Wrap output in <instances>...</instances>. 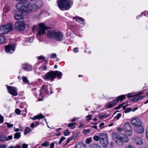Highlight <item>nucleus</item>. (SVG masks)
I'll return each instance as SVG.
<instances>
[{
  "instance_id": "obj_1",
  "label": "nucleus",
  "mask_w": 148,
  "mask_h": 148,
  "mask_svg": "<svg viewBox=\"0 0 148 148\" xmlns=\"http://www.w3.org/2000/svg\"><path fill=\"white\" fill-rule=\"evenodd\" d=\"M43 5V2L41 0H31L27 6L20 3L16 5V7L18 11L23 13L24 12H35L40 8Z\"/></svg>"
},
{
  "instance_id": "obj_2",
  "label": "nucleus",
  "mask_w": 148,
  "mask_h": 148,
  "mask_svg": "<svg viewBox=\"0 0 148 148\" xmlns=\"http://www.w3.org/2000/svg\"><path fill=\"white\" fill-rule=\"evenodd\" d=\"M57 2L59 8L62 10L69 9L72 4V0H58Z\"/></svg>"
},
{
  "instance_id": "obj_3",
  "label": "nucleus",
  "mask_w": 148,
  "mask_h": 148,
  "mask_svg": "<svg viewBox=\"0 0 148 148\" xmlns=\"http://www.w3.org/2000/svg\"><path fill=\"white\" fill-rule=\"evenodd\" d=\"M47 28L43 23L39 24V26L34 25L33 26L32 29L34 31L38 29V33L37 35V38L39 40L40 36L45 34V31Z\"/></svg>"
},
{
  "instance_id": "obj_4",
  "label": "nucleus",
  "mask_w": 148,
  "mask_h": 148,
  "mask_svg": "<svg viewBox=\"0 0 148 148\" xmlns=\"http://www.w3.org/2000/svg\"><path fill=\"white\" fill-rule=\"evenodd\" d=\"M108 135L105 133H102L100 135V145L103 147L106 148L108 144Z\"/></svg>"
},
{
  "instance_id": "obj_5",
  "label": "nucleus",
  "mask_w": 148,
  "mask_h": 148,
  "mask_svg": "<svg viewBox=\"0 0 148 148\" xmlns=\"http://www.w3.org/2000/svg\"><path fill=\"white\" fill-rule=\"evenodd\" d=\"M49 95V92L47 87L45 85H43L41 87L40 93L38 99L39 101H42L43 98Z\"/></svg>"
},
{
  "instance_id": "obj_6",
  "label": "nucleus",
  "mask_w": 148,
  "mask_h": 148,
  "mask_svg": "<svg viewBox=\"0 0 148 148\" xmlns=\"http://www.w3.org/2000/svg\"><path fill=\"white\" fill-rule=\"evenodd\" d=\"M12 25L8 23L5 25L0 26V34H6L11 31L12 29Z\"/></svg>"
},
{
  "instance_id": "obj_7",
  "label": "nucleus",
  "mask_w": 148,
  "mask_h": 148,
  "mask_svg": "<svg viewBox=\"0 0 148 148\" xmlns=\"http://www.w3.org/2000/svg\"><path fill=\"white\" fill-rule=\"evenodd\" d=\"M123 129L125 133L129 136H131L132 134V129L130 123L127 122L123 126Z\"/></svg>"
},
{
  "instance_id": "obj_8",
  "label": "nucleus",
  "mask_w": 148,
  "mask_h": 148,
  "mask_svg": "<svg viewBox=\"0 0 148 148\" xmlns=\"http://www.w3.org/2000/svg\"><path fill=\"white\" fill-rule=\"evenodd\" d=\"M54 74V71H50L44 75V78L46 81H52L54 80L55 78Z\"/></svg>"
},
{
  "instance_id": "obj_9",
  "label": "nucleus",
  "mask_w": 148,
  "mask_h": 148,
  "mask_svg": "<svg viewBox=\"0 0 148 148\" xmlns=\"http://www.w3.org/2000/svg\"><path fill=\"white\" fill-rule=\"evenodd\" d=\"M25 23L24 22L18 21L15 22L14 24L15 28L19 31H24L25 29Z\"/></svg>"
},
{
  "instance_id": "obj_10",
  "label": "nucleus",
  "mask_w": 148,
  "mask_h": 148,
  "mask_svg": "<svg viewBox=\"0 0 148 148\" xmlns=\"http://www.w3.org/2000/svg\"><path fill=\"white\" fill-rule=\"evenodd\" d=\"M15 46L14 45L9 44L5 46V51L7 53H12L15 50Z\"/></svg>"
},
{
  "instance_id": "obj_11",
  "label": "nucleus",
  "mask_w": 148,
  "mask_h": 148,
  "mask_svg": "<svg viewBox=\"0 0 148 148\" xmlns=\"http://www.w3.org/2000/svg\"><path fill=\"white\" fill-rule=\"evenodd\" d=\"M8 92L11 95L16 96L18 95V93L14 87L8 86Z\"/></svg>"
},
{
  "instance_id": "obj_12",
  "label": "nucleus",
  "mask_w": 148,
  "mask_h": 148,
  "mask_svg": "<svg viewBox=\"0 0 148 148\" xmlns=\"http://www.w3.org/2000/svg\"><path fill=\"white\" fill-rule=\"evenodd\" d=\"M131 122L132 125L136 126V127L139 126L142 124L140 120L136 118H132L131 120Z\"/></svg>"
},
{
  "instance_id": "obj_13",
  "label": "nucleus",
  "mask_w": 148,
  "mask_h": 148,
  "mask_svg": "<svg viewBox=\"0 0 148 148\" xmlns=\"http://www.w3.org/2000/svg\"><path fill=\"white\" fill-rule=\"evenodd\" d=\"M63 35L62 33L56 31L54 38L57 40L62 41L63 38Z\"/></svg>"
},
{
  "instance_id": "obj_14",
  "label": "nucleus",
  "mask_w": 148,
  "mask_h": 148,
  "mask_svg": "<svg viewBox=\"0 0 148 148\" xmlns=\"http://www.w3.org/2000/svg\"><path fill=\"white\" fill-rule=\"evenodd\" d=\"M125 95H122L118 97L116 99L112 100L111 102L113 105H114L117 103L119 100L122 101L123 100L125 99Z\"/></svg>"
},
{
  "instance_id": "obj_15",
  "label": "nucleus",
  "mask_w": 148,
  "mask_h": 148,
  "mask_svg": "<svg viewBox=\"0 0 148 148\" xmlns=\"http://www.w3.org/2000/svg\"><path fill=\"white\" fill-rule=\"evenodd\" d=\"M23 69L26 71H29L32 70V67L30 64H25L23 65Z\"/></svg>"
},
{
  "instance_id": "obj_16",
  "label": "nucleus",
  "mask_w": 148,
  "mask_h": 148,
  "mask_svg": "<svg viewBox=\"0 0 148 148\" xmlns=\"http://www.w3.org/2000/svg\"><path fill=\"white\" fill-rule=\"evenodd\" d=\"M119 140L123 143H127L128 142L129 139L126 135L123 134L122 136L119 137Z\"/></svg>"
},
{
  "instance_id": "obj_17",
  "label": "nucleus",
  "mask_w": 148,
  "mask_h": 148,
  "mask_svg": "<svg viewBox=\"0 0 148 148\" xmlns=\"http://www.w3.org/2000/svg\"><path fill=\"white\" fill-rule=\"evenodd\" d=\"M75 148H87L86 145L83 143L79 142L77 143L75 146Z\"/></svg>"
},
{
  "instance_id": "obj_18",
  "label": "nucleus",
  "mask_w": 148,
  "mask_h": 148,
  "mask_svg": "<svg viewBox=\"0 0 148 148\" xmlns=\"http://www.w3.org/2000/svg\"><path fill=\"white\" fill-rule=\"evenodd\" d=\"M134 142L137 145H141L143 143V141L142 139L138 137H135L134 138Z\"/></svg>"
},
{
  "instance_id": "obj_19",
  "label": "nucleus",
  "mask_w": 148,
  "mask_h": 148,
  "mask_svg": "<svg viewBox=\"0 0 148 148\" xmlns=\"http://www.w3.org/2000/svg\"><path fill=\"white\" fill-rule=\"evenodd\" d=\"M56 31V30H51L48 31L47 34L48 37L51 38H54Z\"/></svg>"
},
{
  "instance_id": "obj_20",
  "label": "nucleus",
  "mask_w": 148,
  "mask_h": 148,
  "mask_svg": "<svg viewBox=\"0 0 148 148\" xmlns=\"http://www.w3.org/2000/svg\"><path fill=\"white\" fill-rule=\"evenodd\" d=\"M135 130L137 133L140 134L143 133L144 130L143 127L141 125L136 127Z\"/></svg>"
},
{
  "instance_id": "obj_21",
  "label": "nucleus",
  "mask_w": 148,
  "mask_h": 148,
  "mask_svg": "<svg viewBox=\"0 0 148 148\" xmlns=\"http://www.w3.org/2000/svg\"><path fill=\"white\" fill-rule=\"evenodd\" d=\"M73 19H75L76 21L81 24H84V20L83 18L81 17L78 16H76L75 17H74Z\"/></svg>"
},
{
  "instance_id": "obj_22",
  "label": "nucleus",
  "mask_w": 148,
  "mask_h": 148,
  "mask_svg": "<svg viewBox=\"0 0 148 148\" xmlns=\"http://www.w3.org/2000/svg\"><path fill=\"white\" fill-rule=\"evenodd\" d=\"M47 69V66L46 64L41 65L39 68V70L40 73H43V71Z\"/></svg>"
},
{
  "instance_id": "obj_23",
  "label": "nucleus",
  "mask_w": 148,
  "mask_h": 148,
  "mask_svg": "<svg viewBox=\"0 0 148 148\" xmlns=\"http://www.w3.org/2000/svg\"><path fill=\"white\" fill-rule=\"evenodd\" d=\"M44 118V116L42 114H40L34 116L33 117L31 118V119L33 120H35L36 119H40Z\"/></svg>"
},
{
  "instance_id": "obj_24",
  "label": "nucleus",
  "mask_w": 148,
  "mask_h": 148,
  "mask_svg": "<svg viewBox=\"0 0 148 148\" xmlns=\"http://www.w3.org/2000/svg\"><path fill=\"white\" fill-rule=\"evenodd\" d=\"M6 42V39L5 36H0V45H2L5 44Z\"/></svg>"
},
{
  "instance_id": "obj_25",
  "label": "nucleus",
  "mask_w": 148,
  "mask_h": 148,
  "mask_svg": "<svg viewBox=\"0 0 148 148\" xmlns=\"http://www.w3.org/2000/svg\"><path fill=\"white\" fill-rule=\"evenodd\" d=\"M54 73L55 75V78H56V76H57V77L59 79H60L62 77V73L59 71H54Z\"/></svg>"
},
{
  "instance_id": "obj_26",
  "label": "nucleus",
  "mask_w": 148,
  "mask_h": 148,
  "mask_svg": "<svg viewBox=\"0 0 148 148\" xmlns=\"http://www.w3.org/2000/svg\"><path fill=\"white\" fill-rule=\"evenodd\" d=\"M23 16L21 14H19L17 13L15 14L14 15V18L16 20H19L23 18Z\"/></svg>"
},
{
  "instance_id": "obj_27",
  "label": "nucleus",
  "mask_w": 148,
  "mask_h": 148,
  "mask_svg": "<svg viewBox=\"0 0 148 148\" xmlns=\"http://www.w3.org/2000/svg\"><path fill=\"white\" fill-rule=\"evenodd\" d=\"M144 97L143 96H136L133 99V101L134 102H136L138 101L139 100L141 99Z\"/></svg>"
},
{
  "instance_id": "obj_28",
  "label": "nucleus",
  "mask_w": 148,
  "mask_h": 148,
  "mask_svg": "<svg viewBox=\"0 0 148 148\" xmlns=\"http://www.w3.org/2000/svg\"><path fill=\"white\" fill-rule=\"evenodd\" d=\"M11 8V7L10 5H6L3 8V12L5 13L9 11Z\"/></svg>"
},
{
  "instance_id": "obj_29",
  "label": "nucleus",
  "mask_w": 148,
  "mask_h": 148,
  "mask_svg": "<svg viewBox=\"0 0 148 148\" xmlns=\"http://www.w3.org/2000/svg\"><path fill=\"white\" fill-rule=\"evenodd\" d=\"M90 148H102V147L98 144L93 143L90 145Z\"/></svg>"
},
{
  "instance_id": "obj_30",
  "label": "nucleus",
  "mask_w": 148,
  "mask_h": 148,
  "mask_svg": "<svg viewBox=\"0 0 148 148\" xmlns=\"http://www.w3.org/2000/svg\"><path fill=\"white\" fill-rule=\"evenodd\" d=\"M76 124L75 123H70L68 125V127L71 128L72 129H74L75 128V125Z\"/></svg>"
},
{
  "instance_id": "obj_31",
  "label": "nucleus",
  "mask_w": 148,
  "mask_h": 148,
  "mask_svg": "<svg viewBox=\"0 0 148 148\" xmlns=\"http://www.w3.org/2000/svg\"><path fill=\"white\" fill-rule=\"evenodd\" d=\"M5 136L0 134V141L4 142L5 141Z\"/></svg>"
},
{
  "instance_id": "obj_32",
  "label": "nucleus",
  "mask_w": 148,
  "mask_h": 148,
  "mask_svg": "<svg viewBox=\"0 0 148 148\" xmlns=\"http://www.w3.org/2000/svg\"><path fill=\"white\" fill-rule=\"evenodd\" d=\"M21 133L20 132H17L14 134V138L15 139H18L21 137Z\"/></svg>"
},
{
  "instance_id": "obj_33",
  "label": "nucleus",
  "mask_w": 148,
  "mask_h": 148,
  "mask_svg": "<svg viewBox=\"0 0 148 148\" xmlns=\"http://www.w3.org/2000/svg\"><path fill=\"white\" fill-rule=\"evenodd\" d=\"M112 137L113 138H115L117 139L118 140H119V138L120 136H119L118 133L114 132L112 134Z\"/></svg>"
},
{
  "instance_id": "obj_34",
  "label": "nucleus",
  "mask_w": 148,
  "mask_h": 148,
  "mask_svg": "<svg viewBox=\"0 0 148 148\" xmlns=\"http://www.w3.org/2000/svg\"><path fill=\"white\" fill-rule=\"evenodd\" d=\"M23 81L26 84H28L29 81L26 77L23 76L22 77Z\"/></svg>"
},
{
  "instance_id": "obj_35",
  "label": "nucleus",
  "mask_w": 148,
  "mask_h": 148,
  "mask_svg": "<svg viewBox=\"0 0 148 148\" xmlns=\"http://www.w3.org/2000/svg\"><path fill=\"white\" fill-rule=\"evenodd\" d=\"M45 58L43 56H41L38 57V62H42L45 60Z\"/></svg>"
},
{
  "instance_id": "obj_36",
  "label": "nucleus",
  "mask_w": 148,
  "mask_h": 148,
  "mask_svg": "<svg viewBox=\"0 0 148 148\" xmlns=\"http://www.w3.org/2000/svg\"><path fill=\"white\" fill-rule=\"evenodd\" d=\"M49 142L45 141L43 143L41 144V145L44 147H47L49 146Z\"/></svg>"
},
{
  "instance_id": "obj_37",
  "label": "nucleus",
  "mask_w": 148,
  "mask_h": 148,
  "mask_svg": "<svg viewBox=\"0 0 148 148\" xmlns=\"http://www.w3.org/2000/svg\"><path fill=\"white\" fill-rule=\"evenodd\" d=\"M30 131L31 130L29 127H26L24 132L25 134H27L29 133Z\"/></svg>"
},
{
  "instance_id": "obj_38",
  "label": "nucleus",
  "mask_w": 148,
  "mask_h": 148,
  "mask_svg": "<svg viewBox=\"0 0 148 148\" xmlns=\"http://www.w3.org/2000/svg\"><path fill=\"white\" fill-rule=\"evenodd\" d=\"M144 13H145L144 15L145 16H147V17H148V11H145L144 12L141 13L140 15L139 16H137V18L138 19L139 18L138 17H139L143 15V14Z\"/></svg>"
},
{
  "instance_id": "obj_39",
  "label": "nucleus",
  "mask_w": 148,
  "mask_h": 148,
  "mask_svg": "<svg viewBox=\"0 0 148 148\" xmlns=\"http://www.w3.org/2000/svg\"><path fill=\"white\" fill-rule=\"evenodd\" d=\"M92 140V138L91 137L87 138L85 141V143L86 144H89L91 142Z\"/></svg>"
},
{
  "instance_id": "obj_40",
  "label": "nucleus",
  "mask_w": 148,
  "mask_h": 148,
  "mask_svg": "<svg viewBox=\"0 0 148 148\" xmlns=\"http://www.w3.org/2000/svg\"><path fill=\"white\" fill-rule=\"evenodd\" d=\"M93 138L96 141H98L99 140L100 141V137H99L95 135L93 137Z\"/></svg>"
},
{
  "instance_id": "obj_41",
  "label": "nucleus",
  "mask_w": 148,
  "mask_h": 148,
  "mask_svg": "<svg viewBox=\"0 0 148 148\" xmlns=\"http://www.w3.org/2000/svg\"><path fill=\"white\" fill-rule=\"evenodd\" d=\"M113 105V104L110 101L108 103V105L106 106V108H110L112 107Z\"/></svg>"
},
{
  "instance_id": "obj_42",
  "label": "nucleus",
  "mask_w": 148,
  "mask_h": 148,
  "mask_svg": "<svg viewBox=\"0 0 148 148\" xmlns=\"http://www.w3.org/2000/svg\"><path fill=\"white\" fill-rule=\"evenodd\" d=\"M5 141H9V140H11L12 139V135L8 136L7 137L5 136Z\"/></svg>"
},
{
  "instance_id": "obj_43",
  "label": "nucleus",
  "mask_w": 148,
  "mask_h": 148,
  "mask_svg": "<svg viewBox=\"0 0 148 148\" xmlns=\"http://www.w3.org/2000/svg\"><path fill=\"white\" fill-rule=\"evenodd\" d=\"M21 146L18 145H16L15 146H11L8 148H21Z\"/></svg>"
},
{
  "instance_id": "obj_44",
  "label": "nucleus",
  "mask_w": 148,
  "mask_h": 148,
  "mask_svg": "<svg viewBox=\"0 0 148 148\" xmlns=\"http://www.w3.org/2000/svg\"><path fill=\"white\" fill-rule=\"evenodd\" d=\"M64 134L65 136H67L69 135L70 133V132L67 130H65L64 131Z\"/></svg>"
},
{
  "instance_id": "obj_45",
  "label": "nucleus",
  "mask_w": 148,
  "mask_h": 148,
  "mask_svg": "<svg viewBox=\"0 0 148 148\" xmlns=\"http://www.w3.org/2000/svg\"><path fill=\"white\" fill-rule=\"evenodd\" d=\"M65 139V138L64 137H63V136H62V137L61 138H60V139L59 142H58V144L59 145H60L61 143H62V142Z\"/></svg>"
},
{
  "instance_id": "obj_46",
  "label": "nucleus",
  "mask_w": 148,
  "mask_h": 148,
  "mask_svg": "<svg viewBox=\"0 0 148 148\" xmlns=\"http://www.w3.org/2000/svg\"><path fill=\"white\" fill-rule=\"evenodd\" d=\"M33 40L34 39L32 37H31L29 38H27L26 39V40L28 41L29 42V43L32 42H33Z\"/></svg>"
},
{
  "instance_id": "obj_47",
  "label": "nucleus",
  "mask_w": 148,
  "mask_h": 148,
  "mask_svg": "<svg viewBox=\"0 0 148 148\" xmlns=\"http://www.w3.org/2000/svg\"><path fill=\"white\" fill-rule=\"evenodd\" d=\"M15 112L16 114L18 115L20 114L21 113V110L18 108H17L15 109Z\"/></svg>"
},
{
  "instance_id": "obj_48",
  "label": "nucleus",
  "mask_w": 148,
  "mask_h": 148,
  "mask_svg": "<svg viewBox=\"0 0 148 148\" xmlns=\"http://www.w3.org/2000/svg\"><path fill=\"white\" fill-rule=\"evenodd\" d=\"M5 124L7 125V127L8 128L12 127L13 126V124H10L8 123L5 122Z\"/></svg>"
},
{
  "instance_id": "obj_49",
  "label": "nucleus",
  "mask_w": 148,
  "mask_h": 148,
  "mask_svg": "<svg viewBox=\"0 0 148 148\" xmlns=\"http://www.w3.org/2000/svg\"><path fill=\"white\" fill-rule=\"evenodd\" d=\"M57 56L56 53H52L50 55V57L51 59H53L56 58Z\"/></svg>"
},
{
  "instance_id": "obj_50",
  "label": "nucleus",
  "mask_w": 148,
  "mask_h": 148,
  "mask_svg": "<svg viewBox=\"0 0 148 148\" xmlns=\"http://www.w3.org/2000/svg\"><path fill=\"white\" fill-rule=\"evenodd\" d=\"M91 130L89 129L85 130L84 131V133L85 134H89L90 133Z\"/></svg>"
},
{
  "instance_id": "obj_51",
  "label": "nucleus",
  "mask_w": 148,
  "mask_h": 148,
  "mask_svg": "<svg viewBox=\"0 0 148 148\" xmlns=\"http://www.w3.org/2000/svg\"><path fill=\"white\" fill-rule=\"evenodd\" d=\"M132 110V109L131 108H128L125 111V113H127L130 112Z\"/></svg>"
},
{
  "instance_id": "obj_52",
  "label": "nucleus",
  "mask_w": 148,
  "mask_h": 148,
  "mask_svg": "<svg viewBox=\"0 0 148 148\" xmlns=\"http://www.w3.org/2000/svg\"><path fill=\"white\" fill-rule=\"evenodd\" d=\"M77 134H74L73 136L70 137L71 139L72 140L77 137Z\"/></svg>"
},
{
  "instance_id": "obj_53",
  "label": "nucleus",
  "mask_w": 148,
  "mask_h": 148,
  "mask_svg": "<svg viewBox=\"0 0 148 148\" xmlns=\"http://www.w3.org/2000/svg\"><path fill=\"white\" fill-rule=\"evenodd\" d=\"M132 93H129L127 95V96L128 98H131L133 96Z\"/></svg>"
},
{
  "instance_id": "obj_54",
  "label": "nucleus",
  "mask_w": 148,
  "mask_h": 148,
  "mask_svg": "<svg viewBox=\"0 0 148 148\" xmlns=\"http://www.w3.org/2000/svg\"><path fill=\"white\" fill-rule=\"evenodd\" d=\"M36 88H32L31 90L32 91V92H33V94L34 95L36 94V93L35 92V91H36Z\"/></svg>"
},
{
  "instance_id": "obj_55",
  "label": "nucleus",
  "mask_w": 148,
  "mask_h": 148,
  "mask_svg": "<svg viewBox=\"0 0 148 148\" xmlns=\"http://www.w3.org/2000/svg\"><path fill=\"white\" fill-rule=\"evenodd\" d=\"M107 115H106V114H105V115H101V116H100L99 117V118L100 119H101L103 118H106V117H107Z\"/></svg>"
},
{
  "instance_id": "obj_56",
  "label": "nucleus",
  "mask_w": 148,
  "mask_h": 148,
  "mask_svg": "<svg viewBox=\"0 0 148 148\" xmlns=\"http://www.w3.org/2000/svg\"><path fill=\"white\" fill-rule=\"evenodd\" d=\"M28 146V145L26 144H23L22 145V148H27Z\"/></svg>"
},
{
  "instance_id": "obj_57",
  "label": "nucleus",
  "mask_w": 148,
  "mask_h": 148,
  "mask_svg": "<svg viewBox=\"0 0 148 148\" xmlns=\"http://www.w3.org/2000/svg\"><path fill=\"white\" fill-rule=\"evenodd\" d=\"M7 147V145L5 144L0 145V148H5Z\"/></svg>"
},
{
  "instance_id": "obj_58",
  "label": "nucleus",
  "mask_w": 148,
  "mask_h": 148,
  "mask_svg": "<svg viewBox=\"0 0 148 148\" xmlns=\"http://www.w3.org/2000/svg\"><path fill=\"white\" fill-rule=\"evenodd\" d=\"M146 137L148 140V127H147L146 129Z\"/></svg>"
},
{
  "instance_id": "obj_59",
  "label": "nucleus",
  "mask_w": 148,
  "mask_h": 148,
  "mask_svg": "<svg viewBox=\"0 0 148 148\" xmlns=\"http://www.w3.org/2000/svg\"><path fill=\"white\" fill-rule=\"evenodd\" d=\"M121 114L120 113H119L117 114V115L115 117L117 119H118L121 116Z\"/></svg>"
},
{
  "instance_id": "obj_60",
  "label": "nucleus",
  "mask_w": 148,
  "mask_h": 148,
  "mask_svg": "<svg viewBox=\"0 0 148 148\" xmlns=\"http://www.w3.org/2000/svg\"><path fill=\"white\" fill-rule=\"evenodd\" d=\"M116 130L119 132H121L123 130L122 128L119 127H117Z\"/></svg>"
},
{
  "instance_id": "obj_61",
  "label": "nucleus",
  "mask_w": 148,
  "mask_h": 148,
  "mask_svg": "<svg viewBox=\"0 0 148 148\" xmlns=\"http://www.w3.org/2000/svg\"><path fill=\"white\" fill-rule=\"evenodd\" d=\"M134 146L131 145H129L126 148H134Z\"/></svg>"
},
{
  "instance_id": "obj_62",
  "label": "nucleus",
  "mask_w": 148,
  "mask_h": 148,
  "mask_svg": "<svg viewBox=\"0 0 148 148\" xmlns=\"http://www.w3.org/2000/svg\"><path fill=\"white\" fill-rule=\"evenodd\" d=\"M86 117L87 118V121L90 120L91 118V116L90 115H89L86 116Z\"/></svg>"
},
{
  "instance_id": "obj_63",
  "label": "nucleus",
  "mask_w": 148,
  "mask_h": 148,
  "mask_svg": "<svg viewBox=\"0 0 148 148\" xmlns=\"http://www.w3.org/2000/svg\"><path fill=\"white\" fill-rule=\"evenodd\" d=\"M105 124L103 123H101L100 124L99 127L101 128H103L104 127V126Z\"/></svg>"
},
{
  "instance_id": "obj_64",
  "label": "nucleus",
  "mask_w": 148,
  "mask_h": 148,
  "mask_svg": "<svg viewBox=\"0 0 148 148\" xmlns=\"http://www.w3.org/2000/svg\"><path fill=\"white\" fill-rule=\"evenodd\" d=\"M54 144L53 143H51L50 145V148H53L54 147Z\"/></svg>"
}]
</instances>
